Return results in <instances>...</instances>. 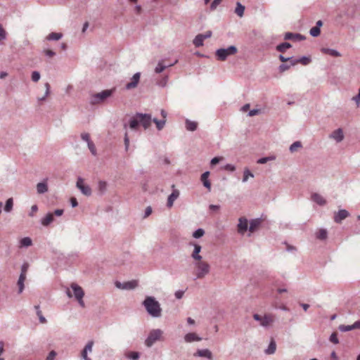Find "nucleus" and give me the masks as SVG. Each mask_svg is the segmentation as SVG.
Masks as SVG:
<instances>
[{
	"label": "nucleus",
	"mask_w": 360,
	"mask_h": 360,
	"mask_svg": "<svg viewBox=\"0 0 360 360\" xmlns=\"http://www.w3.org/2000/svg\"><path fill=\"white\" fill-rule=\"evenodd\" d=\"M151 122L150 114L136 112L129 120V127L131 129H136L139 125H141L146 129L150 126Z\"/></svg>",
	"instance_id": "obj_1"
},
{
	"label": "nucleus",
	"mask_w": 360,
	"mask_h": 360,
	"mask_svg": "<svg viewBox=\"0 0 360 360\" xmlns=\"http://www.w3.org/2000/svg\"><path fill=\"white\" fill-rule=\"evenodd\" d=\"M142 304L148 314L153 318H159L162 315L160 304L154 297L148 296L143 300Z\"/></svg>",
	"instance_id": "obj_2"
},
{
	"label": "nucleus",
	"mask_w": 360,
	"mask_h": 360,
	"mask_svg": "<svg viewBox=\"0 0 360 360\" xmlns=\"http://www.w3.org/2000/svg\"><path fill=\"white\" fill-rule=\"evenodd\" d=\"M115 89H106L101 92L92 94L89 98V103L91 105H97L104 102L108 98L110 97L114 93Z\"/></svg>",
	"instance_id": "obj_3"
},
{
	"label": "nucleus",
	"mask_w": 360,
	"mask_h": 360,
	"mask_svg": "<svg viewBox=\"0 0 360 360\" xmlns=\"http://www.w3.org/2000/svg\"><path fill=\"white\" fill-rule=\"evenodd\" d=\"M238 52L236 46L231 45L226 49H219L216 51L215 55L217 60L224 61L229 56L235 55Z\"/></svg>",
	"instance_id": "obj_4"
},
{
	"label": "nucleus",
	"mask_w": 360,
	"mask_h": 360,
	"mask_svg": "<svg viewBox=\"0 0 360 360\" xmlns=\"http://www.w3.org/2000/svg\"><path fill=\"white\" fill-rule=\"evenodd\" d=\"M195 266L196 267L195 279L202 278L210 273V266L206 262H202L201 260L198 261L195 263Z\"/></svg>",
	"instance_id": "obj_5"
},
{
	"label": "nucleus",
	"mask_w": 360,
	"mask_h": 360,
	"mask_svg": "<svg viewBox=\"0 0 360 360\" xmlns=\"http://www.w3.org/2000/svg\"><path fill=\"white\" fill-rule=\"evenodd\" d=\"M163 332L160 329H153L150 331L147 338L145 340V345L148 347H151L155 342L160 340Z\"/></svg>",
	"instance_id": "obj_6"
},
{
	"label": "nucleus",
	"mask_w": 360,
	"mask_h": 360,
	"mask_svg": "<svg viewBox=\"0 0 360 360\" xmlns=\"http://www.w3.org/2000/svg\"><path fill=\"white\" fill-rule=\"evenodd\" d=\"M253 319L259 322V325L262 327H269L274 321V316L271 314H266L264 316L258 314H253Z\"/></svg>",
	"instance_id": "obj_7"
},
{
	"label": "nucleus",
	"mask_w": 360,
	"mask_h": 360,
	"mask_svg": "<svg viewBox=\"0 0 360 360\" xmlns=\"http://www.w3.org/2000/svg\"><path fill=\"white\" fill-rule=\"evenodd\" d=\"M71 288L73 290L74 297L77 300L79 304L84 308L85 307L84 302L83 300V297L84 295V292L82 288L78 285L77 284L73 283L70 285Z\"/></svg>",
	"instance_id": "obj_8"
},
{
	"label": "nucleus",
	"mask_w": 360,
	"mask_h": 360,
	"mask_svg": "<svg viewBox=\"0 0 360 360\" xmlns=\"http://www.w3.org/2000/svg\"><path fill=\"white\" fill-rule=\"evenodd\" d=\"M76 187L80 191V192L85 196L91 195L92 191L91 187L84 184V181L82 177H78L76 182Z\"/></svg>",
	"instance_id": "obj_9"
},
{
	"label": "nucleus",
	"mask_w": 360,
	"mask_h": 360,
	"mask_svg": "<svg viewBox=\"0 0 360 360\" xmlns=\"http://www.w3.org/2000/svg\"><path fill=\"white\" fill-rule=\"evenodd\" d=\"M116 288L122 290H132L138 286V282L136 280L121 283L116 281L115 283Z\"/></svg>",
	"instance_id": "obj_10"
},
{
	"label": "nucleus",
	"mask_w": 360,
	"mask_h": 360,
	"mask_svg": "<svg viewBox=\"0 0 360 360\" xmlns=\"http://www.w3.org/2000/svg\"><path fill=\"white\" fill-rule=\"evenodd\" d=\"M140 77H141L140 72L135 73L131 78V82L127 83L125 85V89L127 90H131V89H135L139 82Z\"/></svg>",
	"instance_id": "obj_11"
},
{
	"label": "nucleus",
	"mask_w": 360,
	"mask_h": 360,
	"mask_svg": "<svg viewBox=\"0 0 360 360\" xmlns=\"http://www.w3.org/2000/svg\"><path fill=\"white\" fill-rule=\"evenodd\" d=\"M248 229H249L248 227V221L245 217H240L238 219V231L240 234H244Z\"/></svg>",
	"instance_id": "obj_12"
},
{
	"label": "nucleus",
	"mask_w": 360,
	"mask_h": 360,
	"mask_svg": "<svg viewBox=\"0 0 360 360\" xmlns=\"http://www.w3.org/2000/svg\"><path fill=\"white\" fill-rule=\"evenodd\" d=\"M349 216V213L346 210H340L338 212L335 213L334 215V221L340 224L342 220L346 219Z\"/></svg>",
	"instance_id": "obj_13"
},
{
	"label": "nucleus",
	"mask_w": 360,
	"mask_h": 360,
	"mask_svg": "<svg viewBox=\"0 0 360 360\" xmlns=\"http://www.w3.org/2000/svg\"><path fill=\"white\" fill-rule=\"evenodd\" d=\"M172 193L168 196L167 206L168 207H172L173 206L174 202L179 198V191L174 188V185H172Z\"/></svg>",
	"instance_id": "obj_14"
},
{
	"label": "nucleus",
	"mask_w": 360,
	"mask_h": 360,
	"mask_svg": "<svg viewBox=\"0 0 360 360\" xmlns=\"http://www.w3.org/2000/svg\"><path fill=\"white\" fill-rule=\"evenodd\" d=\"M329 137L334 139L337 143L341 142L344 139L342 129L341 128L337 129L329 135Z\"/></svg>",
	"instance_id": "obj_15"
},
{
	"label": "nucleus",
	"mask_w": 360,
	"mask_h": 360,
	"mask_svg": "<svg viewBox=\"0 0 360 360\" xmlns=\"http://www.w3.org/2000/svg\"><path fill=\"white\" fill-rule=\"evenodd\" d=\"M305 39L306 37L304 35L299 33L286 32L284 35L285 40L302 41Z\"/></svg>",
	"instance_id": "obj_16"
},
{
	"label": "nucleus",
	"mask_w": 360,
	"mask_h": 360,
	"mask_svg": "<svg viewBox=\"0 0 360 360\" xmlns=\"http://www.w3.org/2000/svg\"><path fill=\"white\" fill-rule=\"evenodd\" d=\"M190 245L194 247V250L193 251V253L191 254V257L196 261L201 260L202 257L199 255L202 249L201 246L194 243H191Z\"/></svg>",
	"instance_id": "obj_17"
},
{
	"label": "nucleus",
	"mask_w": 360,
	"mask_h": 360,
	"mask_svg": "<svg viewBox=\"0 0 360 360\" xmlns=\"http://www.w3.org/2000/svg\"><path fill=\"white\" fill-rule=\"evenodd\" d=\"M48 179H44L42 182L37 184V191L39 194H44L48 191Z\"/></svg>",
	"instance_id": "obj_18"
},
{
	"label": "nucleus",
	"mask_w": 360,
	"mask_h": 360,
	"mask_svg": "<svg viewBox=\"0 0 360 360\" xmlns=\"http://www.w3.org/2000/svg\"><path fill=\"white\" fill-rule=\"evenodd\" d=\"M194 356L205 357L211 359L212 357V352L208 349H198L194 354Z\"/></svg>",
	"instance_id": "obj_19"
},
{
	"label": "nucleus",
	"mask_w": 360,
	"mask_h": 360,
	"mask_svg": "<svg viewBox=\"0 0 360 360\" xmlns=\"http://www.w3.org/2000/svg\"><path fill=\"white\" fill-rule=\"evenodd\" d=\"M176 63L177 60H176L174 63L170 64L169 65H165V64H164V60H160L158 61V65L155 68V72L157 74H160L162 72H163L167 68L173 66Z\"/></svg>",
	"instance_id": "obj_20"
},
{
	"label": "nucleus",
	"mask_w": 360,
	"mask_h": 360,
	"mask_svg": "<svg viewBox=\"0 0 360 360\" xmlns=\"http://www.w3.org/2000/svg\"><path fill=\"white\" fill-rule=\"evenodd\" d=\"M202 338L199 337L196 333H188L185 335L184 336V340L186 342H192L194 341H200Z\"/></svg>",
	"instance_id": "obj_21"
},
{
	"label": "nucleus",
	"mask_w": 360,
	"mask_h": 360,
	"mask_svg": "<svg viewBox=\"0 0 360 360\" xmlns=\"http://www.w3.org/2000/svg\"><path fill=\"white\" fill-rule=\"evenodd\" d=\"M311 200L321 206L325 205L326 204V200L324 199V198L316 193L311 195Z\"/></svg>",
	"instance_id": "obj_22"
},
{
	"label": "nucleus",
	"mask_w": 360,
	"mask_h": 360,
	"mask_svg": "<svg viewBox=\"0 0 360 360\" xmlns=\"http://www.w3.org/2000/svg\"><path fill=\"white\" fill-rule=\"evenodd\" d=\"M210 175V172L207 171L205 172H204L202 175H201V178H200V180L202 182L203 184V186L207 188L209 191H210L211 189V183L210 181L208 180V176Z\"/></svg>",
	"instance_id": "obj_23"
},
{
	"label": "nucleus",
	"mask_w": 360,
	"mask_h": 360,
	"mask_svg": "<svg viewBox=\"0 0 360 360\" xmlns=\"http://www.w3.org/2000/svg\"><path fill=\"white\" fill-rule=\"evenodd\" d=\"M54 220L53 214L49 212L41 220V223L43 226H47Z\"/></svg>",
	"instance_id": "obj_24"
},
{
	"label": "nucleus",
	"mask_w": 360,
	"mask_h": 360,
	"mask_svg": "<svg viewBox=\"0 0 360 360\" xmlns=\"http://www.w3.org/2000/svg\"><path fill=\"white\" fill-rule=\"evenodd\" d=\"M262 220L260 218L252 219L250 221L249 231L250 232H254L255 229L260 226Z\"/></svg>",
	"instance_id": "obj_25"
},
{
	"label": "nucleus",
	"mask_w": 360,
	"mask_h": 360,
	"mask_svg": "<svg viewBox=\"0 0 360 360\" xmlns=\"http://www.w3.org/2000/svg\"><path fill=\"white\" fill-rule=\"evenodd\" d=\"M321 51L323 53L328 54L331 56H334V57L341 56L340 53L335 49H329V48H322L321 49Z\"/></svg>",
	"instance_id": "obj_26"
},
{
	"label": "nucleus",
	"mask_w": 360,
	"mask_h": 360,
	"mask_svg": "<svg viewBox=\"0 0 360 360\" xmlns=\"http://www.w3.org/2000/svg\"><path fill=\"white\" fill-rule=\"evenodd\" d=\"M26 276L27 275L20 274V276H19V278H18V280L17 282V285L18 286V293L19 294L22 293L24 290V288H25L24 282L26 279Z\"/></svg>",
	"instance_id": "obj_27"
},
{
	"label": "nucleus",
	"mask_w": 360,
	"mask_h": 360,
	"mask_svg": "<svg viewBox=\"0 0 360 360\" xmlns=\"http://www.w3.org/2000/svg\"><path fill=\"white\" fill-rule=\"evenodd\" d=\"M185 124H186V128L188 131H194L197 129L198 122H196L195 121H191L188 119H186Z\"/></svg>",
	"instance_id": "obj_28"
},
{
	"label": "nucleus",
	"mask_w": 360,
	"mask_h": 360,
	"mask_svg": "<svg viewBox=\"0 0 360 360\" xmlns=\"http://www.w3.org/2000/svg\"><path fill=\"white\" fill-rule=\"evenodd\" d=\"M276 349V344L275 340L271 338L269 347L265 349L264 352L266 354H273L275 353Z\"/></svg>",
	"instance_id": "obj_29"
},
{
	"label": "nucleus",
	"mask_w": 360,
	"mask_h": 360,
	"mask_svg": "<svg viewBox=\"0 0 360 360\" xmlns=\"http://www.w3.org/2000/svg\"><path fill=\"white\" fill-rule=\"evenodd\" d=\"M108 188V184L105 181H99L98 183V191L101 195L104 194Z\"/></svg>",
	"instance_id": "obj_30"
},
{
	"label": "nucleus",
	"mask_w": 360,
	"mask_h": 360,
	"mask_svg": "<svg viewBox=\"0 0 360 360\" xmlns=\"http://www.w3.org/2000/svg\"><path fill=\"white\" fill-rule=\"evenodd\" d=\"M345 15L350 18H354L356 15V7L354 6H349L345 12Z\"/></svg>",
	"instance_id": "obj_31"
},
{
	"label": "nucleus",
	"mask_w": 360,
	"mask_h": 360,
	"mask_svg": "<svg viewBox=\"0 0 360 360\" xmlns=\"http://www.w3.org/2000/svg\"><path fill=\"white\" fill-rule=\"evenodd\" d=\"M291 44L288 42H283L278 44L276 46V51L281 53H284L287 49H290L291 47Z\"/></svg>",
	"instance_id": "obj_32"
},
{
	"label": "nucleus",
	"mask_w": 360,
	"mask_h": 360,
	"mask_svg": "<svg viewBox=\"0 0 360 360\" xmlns=\"http://www.w3.org/2000/svg\"><path fill=\"white\" fill-rule=\"evenodd\" d=\"M152 121L156 124V127L158 130L160 131L162 130L165 124H166V120H158L157 118L152 119Z\"/></svg>",
	"instance_id": "obj_33"
},
{
	"label": "nucleus",
	"mask_w": 360,
	"mask_h": 360,
	"mask_svg": "<svg viewBox=\"0 0 360 360\" xmlns=\"http://www.w3.org/2000/svg\"><path fill=\"white\" fill-rule=\"evenodd\" d=\"M245 6L240 2H237L235 13L239 16L243 17L244 15Z\"/></svg>",
	"instance_id": "obj_34"
},
{
	"label": "nucleus",
	"mask_w": 360,
	"mask_h": 360,
	"mask_svg": "<svg viewBox=\"0 0 360 360\" xmlns=\"http://www.w3.org/2000/svg\"><path fill=\"white\" fill-rule=\"evenodd\" d=\"M62 37V33L51 32L47 36L46 39L49 41H57L60 39Z\"/></svg>",
	"instance_id": "obj_35"
},
{
	"label": "nucleus",
	"mask_w": 360,
	"mask_h": 360,
	"mask_svg": "<svg viewBox=\"0 0 360 360\" xmlns=\"http://www.w3.org/2000/svg\"><path fill=\"white\" fill-rule=\"evenodd\" d=\"M203 41L204 40L202 39V34H199L195 36L193 41V43L196 47H200L203 46Z\"/></svg>",
	"instance_id": "obj_36"
},
{
	"label": "nucleus",
	"mask_w": 360,
	"mask_h": 360,
	"mask_svg": "<svg viewBox=\"0 0 360 360\" xmlns=\"http://www.w3.org/2000/svg\"><path fill=\"white\" fill-rule=\"evenodd\" d=\"M13 198H10L6 202V205L4 206V211L6 212H10L13 209Z\"/></svg>",
	"instance_id": "obj_37"
},
{
	"label": "nucleus",
	"mask_w": 360,
	"mask_h": 360,
	"mask_svg": "<svg viewBox=\"0 0 360 360\" xmlns=\"http://www.w3.org/2000/svg\"><path fill=\"white\" fill-rule=\"evenodd\" d=\"M20 246L21 247H29L32 245V241L30 237H25L20 240Z\"/></svg>",
	"instance_id": "obj_38"
},
{
	"label": "nucleus",
	"mask_w": 360,
	"mask_h": 360,
	"mask_svg": "<svg viewBox=\"0 0 360 360\" xmlns=\"http://www.w3.org/2000/svg\"><path fill=\"white\" fill-rule=\"evenodd\" d=\"M328 232L326 229H320L316 233V238L319 240H325L327 238Z\"/></svg>",
	"instance_id": "obj_39"
},
{
	"label": "nucleus",
	"mask_w": 360,
	"mask_h": 360,
	"mask_svg": "<svg viewBox=\"0 0 360 360\" xmlns=\"http://www.w3.org/2000/svg\"><path fill=\"white\" fill-rule=\"evenodd\" d=\"M34 308L36 309V312H37V316L39 317V321L41 323H46V320L45 317L42 315V313H41V311L40 310L39 306V305H36L34 307Z\"/></svg>",
	"instance_id": "obj_40"
},
{
	"label": "nucleus",
	"mask_w": 360,
	"mask_h": 360,
	"mask_svg": "<svg viewBox=\"0 0 360 360\" xmlns=\"http://www.w3.org/2000/svg\"><path fill=\"white\" fill-rule=\"evenodd\" d=\"M338 329L341 331V332H347V331H350L352 330H354V324L352 325H340L338 326Z\"/></svg>",
	"instance_id": "obj_41"
},
{
	"label": "nucleus",
	"mask_w": 360,
	"mask_h": 360,
	"mask_svg": "<svg viewBox=\"0 0 360 360\" xmlns=\"http://www.w3.org/2000/svg\"><path fill=\"white\" fill-rule=\"evenodd\" d=\"M302 148V143L300 141H295L292 143L289 148V150L291 153H294L297 150V148Z\"/></svg>",
	"instance_id": "obj_42"
},
{
	"label": "nucleus",
	"mask_w": 360,
	"mask_h": 360,
	"mask_svg": "<svg viewBox=\"0 0 360 360\" xmlns=\"http://www.w3.org/2000/svg\"><path fill=\"white\" fill-rule=\"evenodd\" d=\"M249 177H254V174L246 168L243 172V182H246Z\"/></svg>",
	"instance_id": "obj_43"
},
{
	"label": "nucleus",
	"mask_w": 360,
	"mask_h": 360,
	"mask_svg": "<svg viewBox=\"0 0 360 360\" xmlns=\"http://www.w3.org/2000/svg\"><path fill=\"white\" fill-rule=\"evenodd\" d=\"M204 234H205V231L202 229L199 228L193 232V237L195 238H200L202 236H203Z\"/></svg>",
	"instance_id": "obj_44"
},
{
	"label": "nucleus",
	"mask_w": 360,
	"mask_h": 360,
	"mask_svg": "<svg viewBox=\"0 0 360 360\" xmlns=\"http://www.w3.org/2000/svg\"><path fill=\"white\" fill-rule=\"evenodd\" d=\"M275 159V157L274 156H269V157H264V158H261L257 160V162L258 164H265L269 160H273Z\"/></svg>",
	"instance_id": "obj_45"
},
{
	"label": "nucleus",
	"mask_w": 360,
	"mask_h": 360,
	"mask_svg": "<svg viewBox=\"0 0 360 360\" xmlns=\"http://www.w3.org/2000/svg\"><path fill=\"white\" fill-rule=\"evenodd\" d=\"M309 33L312 37H316L320 34L321 30L319 27H313L310 30Z\"/></svg>",
	"instance_id": "obj_46"
},
{
	"label": "nucleus",
	"mask_w": 360,
	"mask_h": 360,
	"mask_svg": "<svg viewBox=\"0 0 360 360\" xmlns=\"http://www.w3.org/2000/svg\"><path fill=\"white\" fill-rule=\"evenodd\" d=\"M298 62L304 65H307L311 62V58L307 56H302L298 58Z\"/></svg>",
	"instance_id": "obj_47"
},
{
	"label": "nucleus",
	"mask_w": 360,
	"mask_h": 360,
	"mask_svg": "<svg viewBox=\"0 0 360 360\" xmlns=\"http://www.w3.org/2000/svg\"><path fill=\"white\" fill-rule=\"evenodd\" d=\"M127 356L131 359L137 360L140 356V354L137 352H130L127 354Z\"/></svg>",
	"instance_id": "obj_48"
},
{
	"label": "nucleus",
	"mask_w": 360,
	"mask_h": 360,
	"mask_svg": "<svg viewBox=\"0 0 360 360\" xmlns=\"http://www.w3.org/2000/svg\"><path fill=\"white\" fill-rule=\"evenodd\" d=\"M88 148L93 155H96V149L94 143L91 141L87 143Z\"/></svg>",
	"instance_id": "obj_49"
},
{
	"label": "nucleus",
	"mask_w": 360,
	"mask_h": 360,
	"mask_svg": "<svg viewBox=\"0 0 360 360\" xmlns=\"http://www.w3.org/2000/svg\"><path fill=\"white\" fill-rule=\"evenodd\" d=\"M93 345H94V341L93 340L89 341L82 351H85L86 352H91L92 351Z\"/></svg>",
	"instance_id": "obj_50"
},
{
	"label": "nucleus",
	"mask_w": 360,
	"mask_h": 360,
	"mask_svg": "<svg viewBox=\"0 0 360 360\" xmlns=\"http://www.w3.org/2000/svg\"><path fill=\"white\" fill-rule=\"evenodd\" d=\"M40 79V73L38 71H34L32 73V80L37 82Z\"/></svg>",
	"instance_id": "obj_51"
},
{
	"label": "nucleus",
	"mask_w": 360,
	"mask_h": 360,
	"mask_svg": "<svg viewBox=\"0 0 360 360\" xmlns=\"http://www.w3.org/2000/svg\"><path fill=\"white\" fill-rule=\"evenodd\" d=\"M28 269H29V264L27 262L23 263L21 266L20 274L27 275Z\"/></svg>",
	"instance_id": "obj_52"
},
{
	"label": "nucleus",
	"mask_w": 360,
	"mask_h": 360,
	"mask_svg": "<svg viewBox=\"0 0 360 360\" xmlns=\"http://www.w3.org/2000/svg\"><path fill=\"white\" fill-rule=\"evenodd\" d=\"M330 341L331 342H333V344H338L339 343V340H338V336H337V333H333L330 336V338H329Z\"/></svg>",
	"instance_id": "obj_53"
},
{
	"label": "nucleus",
	"mask_w": 360,
	"mask_h": 360,
	"mask_svg": "<svg viewBox=\"0 0 360 360\" xmlns=\"http://www.w3.org/2000/svg\"><path fill=\"white\" fill-rule=\"evenodd\" d=\"M6 39V32L0 24V41L5 40Z\"/></svg>",
	"instance_id": "obj_54"
},
{
	"label": "nucleus",
	"mask_w": 360,
	"mask_h": 360,
	"mask_svg": "<svg viewBox=\"0 0 360 360\" xmlns=\"http://www.w3.org/2000/svg\"><path fill=\"white\" fill-rule=\"evenodd\" d=\"M168 77L167 76L164 77L162 79H160L159 82H158V85L162 87H164L166 86L167 82Z\"/></svg>",
	"instance_id": "obj_55"
},
{
	"label": "nucleus",
	"mask_w": 360,
	"mask_h": 360,
	"mask_svg": "<svg viewBox=\"0 0 360 360\" xmlns=\"http://www.w3.org/2000/svg\"><path fill=\"white\" fill-rule=\"evenodd\" d=\"M290 68V65L281 64L279 65L278 70L281 72H283L288 70Z\"/></svg>",
	"instance_id": "obj_56"
},
{
	"label": "nucleus",
	"mask_w": 360,
	"mask_h": 360,
	"mask_svg": "<svg viewBox=\"0 0 360 360\" xmlns=\"http://www.w3.org/2000/svg\"><path fill=\"white\" fill-rule=\"evenodd\" d=\"M221 3V0H214L211 5H210V9L212 11H214L217 8V6Z\"/></svg>",
	"instance_id": "obj_57"
},
{
	"label": "nucleus",
	"mask_w": 360,
	"mask_h": 360,
	"mask_svg": "<svg viewBox=\"0 0 360 360\" xmlns=\"http://www.w3.org/2000/svg\"><path fill=\"white\" fill-rule=\"evenodd\" d=\"M56 355L57 353L54 350H52L49 353V355L46 357V360H54Z\"/></svg>",
	"instance_id": "obj_58"
},
{
	"label": "nucleus",
	"mask_w": 360,
	"mask_h": 360,
	"mask_svg": "<svg viewBox=\"0 0 360 360\" xmlns=\"http://www.w3.org/2000/svg\"><path fill=\"white\" fill-rule=\"evenodd\" d=\"M124 141L125 150H127L129 148V139L128 137V134L127 132L124 134Z\"/></svg>",
	"instance_id": "obj_59"
},
{
	"label": "nucleus",
	"mask_w": 360,
	"mask_h": 360,
	"mask_svg": "<svg viewBox=\"0 0 360 360\" xmlns=\"http://www.w3.org/2000/svg\"><path fill=\"white\" fill-rule=\"evenodd\" d=\"M81 138L83 141H86V143L91 141L90 135L88 133H82L81 134Z\"/></svg>",
	"instance_id": "obj_60"
},
{
	"label": "nucleus",
	"mask_w": 360,
	"mask_h": 360,
	"mask_svg": "<svg viewBox=\"0 0 360 360\" xmlns=\"http://www.w3.org/2000/svg\"><path fill=\"white\" fill-rule=\"evenodd\" d=\"M224 169L227 171L234 172L236 170V167L231 164H226L224 166Z\"/></svg>",
	"instance_id": "obj_61"
},
{
	"label": "nucleus",
	"mask_w": 360,
	"mask_h": 360,
	"mask_svg": "<svg viewBox=\"0 0 360 360\" xmlns=\"http://www.w3.org/2000/svg\"><path fill=\"white\" fill-rule=\"evenodd\" d=\"M152 213V208L150 206H148L146 208L143 218L148 217Z\"/></svg>",
	"instance_id": "obj_62"
},
{
	"label": "nucleus",
	"mask_w": 360,
	"mask_h": 360,
	"mask_svg": "<svg viewBox=\"0 0 360 360\" xmlns=\"http://www.w3.org/2000/svg\"><path fill=\"white\" fill-rule=\"evenodd\" d=\"M184 294V290H177L175 292L174 295H175L176 298L179 300V299L182 298Z\"/></svg>",
	"instance_id": "obj_63"
},
{
	"label": "nucleus",
	"mask_w": 360,
	"mask_h": 360,
	"mask_svg": "<svg viewBox=\"0 0 360 360\" xmlns=\"http://www.w3.org/2000/svg\"><path fill=\"white\" fill-rule=\"evenodd\" d=\"M352 100L356 102L357 105H359L360 104V94H358L356 96H354Z\"/></svg>",
	"instance_id": "obj_64"
}]
</instances>
